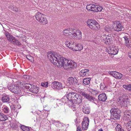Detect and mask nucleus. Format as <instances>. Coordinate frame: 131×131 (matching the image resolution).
<instances>
[{"label":"nucleus","mask_w":131,"mask_h":131,"mask_svg":"<svg viewBox=\"0 0 131 131\" xmlns=\"http://www.w3.org/2000/svg\"><path fill=\"white\" fill-rule=\"evenodd\" d=\"M76 43H75V44H73V46H72V47L71 49V50H74L75 51H76V49H77V48H76Z\"/></svg>","instance_id":"obj_47"},{"label":"nucleus","mask_w":131,"mask_h":131,"mask_svg":"<svg viewBox=\"0 0 131 131\" xmlns=\"http://www.w3.org/2000/svg\"><path fill=\"white\" fill-rule=\"evenodd\" d=\"M81 94L86 99L90 101H95V98L93 97L89 94L86 93L85 92H82Z\"/></svg>","instance_id":"obj_11"},{"label":"nucleus","mask_w":131,"mask_h":131,"mask_svg":"<svg viewBox=\"0 0 131 131\" xmlns=\"http://www.w3.org/2000/svg\"><path fill=\"white\" fill-rule=\"evenodd\" d=\"M123 87L126 89L128 90H131V84L128 85H124Z\"/></svg>","instance_id":"obj_39"},{"label":"nucleus","mask_w":131,"mask_h":131,"mask_svg":"<svg viewBox=\"0 0 131 131\" xmlns=\"http://www.w3.org/2000/svg\"><path fill=\"white\" fill-rule=\"evenodd\" d=\"M29 90L31 92L37 94L39 92V88L35 85H33L31 86Z\"/></svg>","instance_id":"obj_18"},{"label":"nucleus","mask_w":131,"mask_h":131,"mask_svg":"<svg viewBox=\"0 0 131 131\" xmlns=\"http://www.w3.org/2000/svg\"><path fill=\"white\" fill-rule=\"evenodd\" d=\"M89 91L90 92L94 95H95L98 93L96 90L93 89H90Z\"/></svg>","instance_id":"obj_40"},{"label":"nucleus","mask_w":131,"mask_h":131,"mask_svg":"<svg viewBox=\"0 0 131 131\" xmlns=\"http://www.w3.org/2000/svg\"><path fill=\"white\" fill-rule=\"evenodd\" d=\"M33 85L28 84H26L24 85V86L26 89H29L31 88V86Z\"/></svg>","instance_id":"obj_46"},{"label":"nucleus","mask_w":131,"mask_h":131,"mask_svg":"<svg viewBox=\"0 0 131 131\" xmlns=\"http://www.w3.org/2000/svg\"><path fill=\"white\" fill-rule=\"evenodd\" d=\"M87 50H89V49H87Z\"/></svg>","instance_id":"obj_62"},{"label":"nucleus","mask_w":131,"mask_h":131,"mask_svg":"<svg viewBox=\"0 0 131 131\" xmlns=\"http://www.w3.org/2000/svg\"><path fill=\"white\" fill-rule=\"evenodd\" d=\"M69 29H66L63 31V35L65 36H69V38H72V37H71V36L72 35V33H71V31H72V30H69Z\"/></svg>","instance_id":"obj_14"},{"label":"nucleus","mask_w":131,"mask_h":131,"mask_svg":"<svg viewBox=\"0 0 131 131\" xmlns=\"http://www.w3.org/2000/svg\"><path fill=\"white\" fill-rule=\"evenodd\" d=\"M116 125H117V126L116 127L115 129H116V131H118L121 128V126L119 125H117V124H116Z\"/></svg>","instance_id":"obj_49"},{"label":"nucleus","mask_w":131,"mask_h":131,"mask_svg":"<svg viewBox=\"0 0 131 131\" xmlns=\"http://www.w3.org/2000/svg\"><path fill=\"white\" fill-rule=\"evenodd\" d=\"M98 98L100 101H105L107 99L106 95L104 93H102L100 94L98 96Z\"/></svg>","instance_id":"obj_19"},{"label":"nucleus","mask_w":131,"mask_h":131,"mask_svg":"<svg viewBox=\"0 0 131 131\" xmlns=\"http://www.w3.org/2000/svg\"><path fill=\"white\" fill-rule=\"evenodd\" d=\"M106 51L109 54L114 55L117 54L118 52V49L112 46H110Z\"/></svg>","instance_id":"obj_9"},{"label":"nucleus","mask_w":131,"mask_h":131,"mask_svg":"<svg viewBox=\"0 0 131 131\" xmlns=\"http://www.w3.org/2000/svg\"><path fill=\"white\" fill-rule=\"evenodd\" d=\"M128 55L130 58H131V53H129L128 54Z\"/></svg>","instance_id":"obj_55"},{"label":"nucleus","mask_w":131,"mask_h":131,"mask_svg":"<svg viewBox=\"0 0 131 131\" xmlns=\"http://www.w3.org/2000/svg\"><path fill=\"white\" fill-rule=\"evenodd\" d=\"M82 109L83 112L85 114H88L90 113L89 108L86 105H83Z\"/></svg>","instance_id":"obj_22"},{"label":"nucleus","mask_w":131,"mask_h":131,"mask_svg":"<svg viewBox=\"0 0 131 131\" xmlns=\"http://www.w3.org/2000/svg\"><path fill=\"white\" fill-rule=\"evenodd\" d=\"M68 81L70 84H72L73 85H77L78 81L75 78L69 77L68 79Z\"/></svg>","instance_id":"obj_12"},{"label":"nucleus","mask_w":131,"mask_h":131,"mask_svg":"<svg viewBox=\"0 0 131 131\" xmlns=\"http://www.w3.org/2000/svg\"><path fill=\"white\" fill-rule=\"evenodd\" d=\"M89 70L85 69L81 70L79 74L81 76L84 77L85 76H88L89 75Z\"/></svg>","instance_id":"obj_15"},{"label":"nucleus","mask_w":131,"mask_h":131,"mask_svg":"<svg viewBox=\"0 0 131 131\" xmlns=\"http://www.w3.org/2000/svg\"><path fill=\"white\" fill-rule=\"evenodd\" d=\"M48 59L54 65L57 64L58 67H63L65 69L75 67L76 63L73 61L69 60L63 57H59L52 52H49L47 53Z\"/></svg>","instance_id":"obj_1"},{"label":"nucleus","mask_w":131,"mask_h":131,"mask_svg":"<svg viewBox=\"0 0 131 131\" xmlns=\"http://www.w3.org/2000/svg\"><path fill=\"white\" fill-rule=\"evenodd\" d=\"M76 48H77L76 51H79L82 50L83 48V46L81 44L77 43Z\"/></svg>","instance_id":"obj_35"},{"label":"nucleus","mask_w":131,"mask_h":131,"mask_svg":"<svg viewBox=\"0 0 131 131\" xmlns=\"http://www.w3.org/2000/svg\"><path fill=\"white\" fill-rule=\"evenodd\" d=\"M126 127L128 131H131V121H128L127 123Z\"/></svg>","instance_id":"obj_34"},{"label":"nucleus","mask_w":131,"mask_h":131,"mask_svg":"<svg viewBox=\"0 0 131 131\" xmlns=\"http://www.w3.org/2000/svg\"><path fill=\"white\" fill-rule=\"evenodd\" d=\"M87 25L93 30H97L100 28L99 24L94 20H88L87 23Z\"/></svg>","instance_id":"obj_3"},{"label":"nucleus","mask_w":131,"mask_h":131,"mask_svg":"<svg viewBox=\"0 0 131 131\" xmlns=\"http://www.w3.org/2000/svg\"><path fill=\"white\" fill-rule=\"evenodd\" d=\"M10 98L8 96L4 95L2 97V100L4 102H8L10 100Z\"/></svg>","instance_id":"obj_25"},{"label":"nucleus","mask_w":131,"mask_h":131,"mask_svg":"<svg viewBox=\"0 0 131 131\" xmlns=\"http://www.w3.org/2000/svg\"><path fill=\"white\" fill-rule=\"evenodd\" d=\"M26 58L29 60H31V59L32 58V57L30 56L29 55H28L26 56Z\"/></svg>","instance_id":"obj_52"},{"label":"nucleus","mask_w":131,"mask_h":131,"mask_svg":"<svg viewBox=\"0 0 131 131\" xmlns=\"http://www.w3.org/2000/svg\"><path fill=\"white\" fill-rule=\"evenodd\" d=\"M105 29L106 31L108 32L111 31L112 29L109 26L107 25L105 27Z\"/></svg>","instance_id":"obj_42"},{"label":"nucleus","mask_w":131,"mask_h":131,"mask_svg":"<svg viewBox=\"0 0 131 131\" xmlns=\"http://www.w3.org/2000/svg\"><path fill=\"white\" fill-rule=\"evenodd\" d=\"M130 100L128 99H125L122 97H119L117 102L118 104L121 107L125 106V108L129 104Z\"/></svg>","instance_id":"obj_4"},{"label":"nucleus","mask_w":131,"mask_h":131,"mask_svg":"<svg viewBox=\"0 0 131 131\" xmlns=\"http://www.w3.org/2000/svg\"><path fill=\"white\" fill-rule=\"evenodd\" d=\"M112 115V117L114 120H116L119 119L120 115L118 113L113 114Z\"/></svg>","instance_id":"obj_30"},{"label":"nucleus","mask_w":131,"mask_h":131,"mask_svg":"<svg viewBox=\"0 0 131 131\" xmlns=\"http://www.w3.org/2000/svg\"><path fill=\"white\" fill-rule=\"evenodd\" d=\"M112 26L114 30L117 31H119L123 30L124 27L119 21H117L116 23L113 24Z\"/></svg>","instance_id":"obj_6"},{"label":"nucleus","mask_w":131,"mask_h":131,"mask_svg":"<svg viewBox=\"0 0 131 131\" xmlns=\"http://www.w3.org/2000/svg\"><path fill=\"white\" fill-rule=\"evenodd\" d=\"M71 32L72 33L71 36L72 38L77 39H80L81 38V32L80 30L72 29Z\"/></svg>","instance_id":"obj_5"},{"label":"nucleus","mask_w":131,"mask_h":131,"mask_svg":"<svg viewBox=\"0 0 131 131\" xmlns=\"http://www.w3.org/2000/svg\"><path fill=\"white\" fill-rule=\"evenodd\" d=\"M5 35L7 37V39L10 42L11 41L12 39H14V37L11 35L10 34L7 32L5 33Z\"/></svg>","instance_id":"obj_26"},{"label":"nucleus","mask_w":131,"mask_h":131,"mask_svg":"<svg viewBox=\"0 0 131 131\" xmlns=\"http://www.w3.org/2000/svg\"><path fill=\"white\" fill-rule=\"evenodd\" d=\"M124 117L127 119V120H131V113L127 111L124 112Z\"/></svg>","instance_id":"obj_21"},{"label":"nucleus","mask_w":131,"mask_h":131,"mask_svg":"<svg viewBox=\"0 0 131 131\" xmlns=\"http://www.w3.org/2000/svg\"><path fill=\"white\" fill-rule=\"evenodd\" d=\"M1 114L3 115V113L0 112V115H1Z\"/></svg>","instance_id":"obj_61"},{"label":"nucleus","mask_w":131,"mask_h":131,"mask_svg":"<svg viewBox=\"0 0 131 131\" xmlns=\"http://www.w3.org/2000/svg\"><path fill=\"white\" fill-rule=\"evenodd\" d=\"M7 88L9 90L15 93L20 94L21 92L22 89L19 87L18 85L9 83Z\"/></svg>","instance_id":"obj_2"},{"label":"nucleus","mask_w":131,"mask_h":131,"mask_svg":"<svg viewBox=\"0 0 131 131\" xmlns=\"http://www.w3.org/2000/svg\"><path fill=\"white\" fill-rule=\"evenodd\" d=\"M63 112H66V110L64 108L63 109Z\"/></svg>","instance_id":"obj_58"},{"label":"nucleus","mask_w":131,"mask_h":131,"mask_svg":"<svg viewBox=\"0 0 131 131\" xmlns=\"http://www.w3.org/2000/svg\"><path fill=\"white\" fill-rule=\"evenodd\" d=\"M119 110L117 107L116 106H113L112 107L111 109L110 110L111 114H113L116 113H119L118 112Z\"/></svg>","instance_id":"obj_24"},{"label":"nucleus","mask_w":131,"mask_h":131,"mask_svg":"<svg viewBox=\"0 0 131 131\" xmlns=\"http://www.w3.org/2000/svg\"><path fill=\"white\" fill-rule=\"evenodd\" d=\"M57 124H56V125L57 126H58V125H59V126H60V125H61V123H59V122L58 121H57Z\"/></svg>","instance_id":"obj_54"},{"label":"nucleus","mask_w":131,"mask_h":131,"mask_svg":"<svg viewBox=\"0 0 131 131\" xmlns=\"http://www.w3.org/2000/svg\"><path fill=\"white\" fill-rule=\"evenodd\" d=\"M19 84H20V85H23V83H22L21 82H19V81H18V82L19 83Z\"/></svg>","instance_id":"obj_56"},{"label":"nucleus","mask_w":131,"mask_h":131,"mask_svg":"<svg viewBox=\"0 0 131 131\" xmlns=\"http://www.w3.org/2000/svg\"><path fill=\"white\" fill-rule=\"evenodd\" d=\"M82 97L78 94L77 95L76 98L74 100V102L76 104H79L82 102Z\"/></svg>","instance_id":"obj_17"},{"label":"nucleus","mask_w":131,"mask_h":131,"mask_svg":"<svg viewBox=\"0 0 131 131\" xmlns=\"http://www.w3.org/2000/svg\"><path fill=\"white\" fill-rule=\"evenodd\" d=\"M78 94H77L75 93H70L67 95V99L69 101L74 100L77 97V95Z\"/></svg>","instance_id":"obj_10"},{"label":"nucleus","mask_w":131,"mask_h":131,"mask_svg":"<svg viewBox=\"0 0 131 131\" xmlns=\"http://www.w3.org/2000/svg\"><path fill=\"white\" fill-rule=\"evenodd\" d=\"M42 15H43V14L40 12H38L36 14L35 17L37 20H40V18Z\"/></svg>","instance_id":"obj_31"},{"label":"nucleus","mask_w":131,"mask_h":131,"mask_svg":"<svg viewBox=\"0 0 131 131\" xmlns=\"http://www.w3.org/2000/svg\"><path fill=\"white\" fill-rule=\"evenodd\" d=\"M95 7H96V5L94 4H88L86 6V9L88 10L95 11Z\"/></svg>","instance_id":"obj_20"},{"label":"nucleus","mask_w":131,"mask_h":131,"mask_svg":"<svg viewBox=\"0 0 131 131\" xmlns=\"http://www.w3.org/2000/svg\"><path fill=\"white\" fill-rule=\"evenodd\" d=\"M21 128L24 131H29L30 130V129L28 127L24 125H22L21 126Z\"/></svg>","instance_id":"obj_38"},{"label":"nucleus","mask_w":131,"mask_h":131,"mask_svg":"<svg viewBox=\"0 0 131 131\" xmlns=\"http://www.w3.org/2000/svg\"><path fill=\"white\" fill-rule=\"evenodd\" d=\"M105 85L104 83H101L100 85V89H101L103 90L105 89Z\"/></svg>","instance_id":"obj_48"},{"label":"nucleus","mask_w":131,"mask_h":131,"mask_svg":"<svg viewBox=\"0 0 131 131\" xmlns=\"http://www.w3.org/2000/svg\"><path fill=\"white\" fill-rule=\"evenodd\" d=\"M73 44H74V42L71 41L69 42H67L66 44V45L68 47L71 49Z\"/></svg>","instance_id":"obj_36"},{"label":"nucleus","mask_w":131,"mask_h":131,"mask_svg":"<svg viewBox=\"0 0 131 131\" xmlns=\"http://www.w3.org/2000/svg\"><path fill=\"white\" fill-rule=\"evenodd\" d=\"M125 44L126 46L130 48H131V41H129V42L128 41L127 42H125Z\"/></svg>","instance_id":"obj_41"},{"label":"nucleus","mask_w":131,"mask_h":131,"mask_svg":"<svg viewBox=\"0 0 131 131\" xmlns=\"http://www.w3.org/2000/svg\"><path fill=\"white\" fill-rule=\"evenodd\" d=\"M77 131H82L80 127L78 126L77 127Z\"/></svg>","instance_id":"obj_53"},{"label":"nucleus","mask_w":131,"mask_h":131,"mask_svg":"<svg viewBox=\"0 0 131 131\" xmlns=\"http://www.w3.org/2000/svg\"><path fill=\"white\" fill-rule=\"evenodd\" d=\"M8 118L7 115H5L3 113V115L1 114L0 115V121H5Z\"/></svg>","instance_id":"obj_27"},{"label":"nucleus","mask_w":131,"mask_h":131,"mask_svg":"<svg viewBox=\"0 0 131 131\" xmlns=\"http://www.w3.org/2000/svg\"><path fill=\"white\" fill-rule=\"evenodd\" d=\"M123 40H124L125 43L127 42L128 41L129 42L130 41L129 39L127 36L124 37L123 38Z\"/></svg>","instance_id":"obj_43"},{"label":"nucleus","mask_w":131,"mask_h":131,"mask_svg":"<svg viewBox=\"0 0 131 131\" xmlns=\"http://www.w3.org/2000/svg\"><path fill=\"white\" fill-rule=\"evenodd\" d=\"M118 131H124V130L122 128H121Z\"/></svg>","instance_id":"obj_57"},{"label":"nucleus","mask_w":131,"mask_h":131,"mask_svg":"<svg viewBox=\"0 0 131 131\" xmlns=\"http://www.w3.org/2000/svg\"><path fill=\"white\" fill-rule=\"evenodd\" d=\"M11 42H12L14 44L18 46L21 45L20 43L18 40L16 39L14 37V39H12V41Z\"/></svg>","instance_id":"obj_33"},{"label":"nucleus","mask_w":131,"mask_h":131,"mask_svg":"<svg viewBox=\"0 0 131 131\" xmlns=\"http://www.w3.org/2000/svg\"><path fill=\"white\" fill-rule=\"evenodd\" d=\"M91 78H89L84 79L83 82L84 84L85 85L89 84L90 83V81L91 80Z\"/></svg>","instance_id":"obj_32"},{"label":"nucleus","mask_w":131,"mask_h":131,"mask_svg":"<svg viewBox=\"0 0 131 131\" xmlns=\"http://www.w3.org/2000/svg\"><path fill=\"white\" fill-rule=\"evenodd\" d=\"M99 131H103L102 129H99Z\"/></svg>","instance_id":"obj_59"},{"label":"nucleus","mask_w":131,"mask_h":131,"mask_svg":"<svg viewBox=\"0 0 131 131\" xmlns=\"http://www.w3.org/2000/svg\"><path fill=\"white\" fill-rule=\"evenodd\" d=\"M51 87L53 89L58 90L62 89L64 87V86L61 83L56 81L52 82Z\"/></svg>","instance_id":"obj_7"},{"label":"nucleus","mask_w":131,"mask_h":131,"mask_svg":"<svg viewBox=\"0 0 131 131\" xmlns=\"http://www.w3.org/2000/svg\"><path fill=\"white\" fill-rule=\"evenodd\" d=\"M48 82H44L41 83V85L45 87H47L48 86Z\"/></svg>","instance_id":"obj_44"},{"label":"nucleus","mask_w":131,"mask_h":131,"mask_svg":"<svg viewBox=\"0 0 131 131\" xmlns=\"http://www.w3.org/2000/svg\"><path fill=\"white\" fill-rule=\"evenodd\" d=\"M111 34L109 35L108 36L105 37L104 40V42L106 44L111 43L112 41V39L111 37Z\"/></svg>","instance_id":"obj_16"},{"label":"nucleus","mask_w":131,"mask_h":131,"mask_svg":"<svg viewBox=\"0 0 131 131\" xmlns=\"http://www.w3.org/2000/svg\"><path fill=\"white\" fill-rule=\"evenodd\" d=\"M89 119L88 118H85L82 122V127L83 129L86 130L88 128Z\"/></svg>","instance_id":"obj_8"},{"label":"nucleus","mask_w":131,"mask_h":131,"mask_svg":"<svg viewBox=\"0 0 131 131\" xmlns=\"http://www.w3.org/2000/svg\"><path fill=\"white\" fill-rule=\"evenodd\" d=\"M45 15L43 14V15L40 18V20H38L43 24H46L47 23V21L45 17Z\"/></svg>","instance_id":"obj_23"},{"label":"nucleus","mask_w":131,"mask_h":131,"mask_svg":"<svg viewBox=\"0 0 131 131\" xmlns=\"http://www.w3.org/2000/svg\"><path fill=\"white\" fill-rule=\"evenodd\" d=\"M15 10L16 12H17L18 11V9H17L16 10Z\"/></svg>","instance_id":"obj_60"},{"label":"nucleus","mask_w":131,"mask_h":131,"mask_svg":"<svg viewBox=\"0 0 131 131\" xmlns=\"http://www.w3.org/2000/svg\"><path fill=\"white\" fill-rule=\"evenodd\" d=\"M57 105L58 106L62 105L63 104V103L62 102L61 99L60 100H57Z\"/></svg>","instance_id":"obj_45"},{"label":"nucleus","mask_w":131,"mask_h":131,"mask_svg":"<svg viewBox=\"0 0 131 131\" xmlns=\"http://www.w3.org/2000/svg\"><path fill=\"white\" fill-rule=\"evenodd\" d=\"M23 78L25 79H28L29 78V77L28 75H25L23 76Z\"/></svg>","instance_id":"obj_51"},{"label":"nucleus","mask_w":131,"mask_h":131,"mask_svg":"<svg viewBox=\"0 0 131 131\" xmlns=\"http://www.w3.org/2000/svg\"><path fill=\"white\" fill-rule=\"evenodd\" d=\"M110 74L116 78L121 79L122 77V75L121 73L116 71L111 72Z\"/></svg>","instance_id":"obj_13"},{"label":"nucleus","mask_w":131,"mask_h":131,"mask_svg":"<svg viewBox=\"0 0 131 131\" xmlns=\"http://www.w3.org/2000/svg\"><path fill=\"white\" fill-rule=\"evenodd\" d=\"M8 118L7 115H5L3 113V115L1 114L0 115V121H5Z\"/></svg>","instance_id":"obj_28"},{"label":"nucleus","mask_w":131,"mask_h":131,"mask_svg":"<svg viewBox=\"0 0 131 131\" xmlns=\"http://www.w3.org/2000/svg\"><path fill=\"white\" fill-rule=\"evenodd\" d=\"M2 110H3L4 113L5 114L8 113L9 110V108L7 106L5 105L3 106L2 108Z\"/></svg>","instance_id":"obj_29"},{"label":"nucleus","mask_w":131,"mask_h":131,"mask_svg":"<svg viewBox=\"0 0 131 131\" xmlns=\"http://www.w3.org/2000/svg\"><path fill=\"white\" fill-rule=\"evenodd\" d=\"M96 7H95V10L94 11L95 12H100L103 9V8L101 6H97L96 5Z\"/></svg>","instance_id":"obj_37"},{"label":"nucleus","mask_w":131,"mask_h":131,"mask_svg":"<svg viewBox=\"0 0 131 131\" xmlns=\"http://www.w3.org/2000/svg\"><path fill=\"white\" fill-rule=\"evenodd\" d=\"M66 98H67V97H64L61 99L63 104L66 103Z\"/></svg>","instance_id":"obj_50"}]
</instances>
